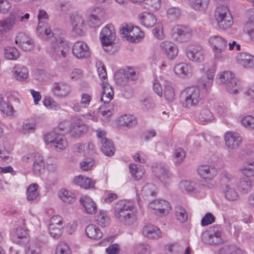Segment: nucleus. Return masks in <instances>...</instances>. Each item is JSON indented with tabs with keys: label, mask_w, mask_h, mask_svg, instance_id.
Wrapping results in <instances>:
<instances>
[{
	"label": "nucleus",
	"mask_w": 254,
	"mask_h": 254,
	"mask_svg": "<svg viewBox=\"0 0 254 254\" xmlns=\"http://www.w3.org/2000/svg\"><path fill=\"white\" fill-rule=\"evenodd\" d=\"M45 163L43 156L35 153L33 165V172L36 175H40L45 170Z\"/></svg>",
	"instance_id": "obj_20"
},
{
	"label": "nucleus",
	"mask_w": 254,
	"mask_h": 254,
	"mask_svg": "<svg viewBox=\"0 0 254 254\" xmlns=\"http://www.w3.org/2000/svg\"><path fill=\"white\" fill-rule=\"evenodd\" d=\"M209 42L212 49L215 61L223 62L228 59L229 56L227 54L228 42L226 40L218 35L210 37Z\"/></svg>",
	"instance_id": "obj_2"
},
{
	"label": "nucleus",
	"mask_w": 254,
	"mask_h": 254,
	"mask_svg": "<svg viewBox=\"0 0 254 254\" xmlns=\"http://www.w3.org/2000/svg\"><path fill=\"white\" fill-rule=\"evenodd\" d=\"M59 196L63 201L67 203H71L75 198L74 193L65 189H62L59 192Z\"/></svg>",
	"instance_id": "obj_45"
},
{
	"label": "nucleus",
	"mask_w": 254,
	"mask_h": 254,
	"mask_svg": "<svg viewBox=\"0 0 254 254\" xmlns=\"http://www.w3.org/2000/svg\"><path fill=\"white\" fill-rule=\"evenodd\" d=\"M217 25L222 29L225 30L231 27L233 24V17L231 14H228L227 16L216 18Z\"/></svg>",
	"instance_id": "obj_34"
},
{
	"label": "nucleus",
	"mask_w": 254,
	"mask_h": 254,
	"mask_svg": "<svg viewBox=\"0 0 254 254\" xmlns=\"http://www.w3.org/2000/svg\"><path fill=\"white\" fill-rule=\"evenodd\" d=\"M149 207L157 210L160 214L168 212L171 209L170 203L164 199H157L150 202Z\"/></svg>",
	"instance_id": "obj_17"
},
{
	"label": "nucleus",
	"mask_w": 254,
	"mask_h": 254,
	"mask_svg": "<svg viewBox=\"0 0 254 254\" xmlns=\"http://www.w3.org/2000/svg\"><path fill=\"white\" fill-rule=\"evenodd\" d=\"M96 221L99 225L105 227L109 225L110 219L105 212L100 211L96 216Z\"/></svg>",
	"instance_id": "obj_46"
},
{
	"label": "nucleus",
	"mask_w": 254,
	"mask_h": 254,
	"mask_svg": "<svg viewBox=\"0 0 254 254\" xmlns=\"http://www.w3.org/2000/svg\"><path fill=\"white\" fill-rule=\"evenodd\" d=\"M157 190V187L154 184H147L142 188L141 195L145 199L150 200L156 195Z\"/></svg>",
	"instance_id": "obj_27"
},
{
	"label": "nucleus",
	"mask_w": 254,
	"mask_h": 254,
	"mask_svg": "<svg viewBox=\"0 0 254 254\" xmlns=\"http://www.w3.org/2000/svg\"><path fill=\"white\" fill-rule=\"evenodd\" d=\"M213 118L212 113L208 109H202L199 115V120L202 123L210 122Z\"/></svg>",
	"instance_id": "obj_49"
},
{
	"label": "nucleus",
	"mask_w": 254,
	"mask_h": 254,
	"mask_svg": "<svg viewBox=\"0 0 254 254\" xmlns=\"http://www.w3.org/2000/svg\"><path fill=\"white\" fill-rule=\"evenodd\" d=\"M200 99V90L195 87L186 88L180 94L181 102L185 107L190 108L196 106Z\"/></svg>",
	"instance_id": "obj_3"
},
{
	"label": "nucleus",
	"mask_w": 254,
	"mask_h": 254,
	"mask_svg": "<svg viewBox=\"0 0 254 254\" xmlns=\"http://www.w3.org/2000/svg\"><path fill=\"white\" fill-rule=\"evenodd\" d=\"M218 227H213L210 233L205 232L202 235V241L209 245H219L222 243L221 231Z\"/></svg>",
	"instance_id": "obj_9"
},
{
	"label": "nucleus",
	"mask_w": 254,
	"mask_h": 254,
	"mask_svg": "<svg viewBox=\"0 0 254 254\" xmlns=\"http://www.w3.org/2000/svg\"><path fill=\"white\" fill-rule=\"evenodd\" d=\"M0 110L7 116H12L14 112L13 107L3 97H0Z\"/></svg>",
	"instance_id": "obj_40"
},
{
	"label": "nucleus",
	"mask_w": 254,
	"mask_h": 254,
	"mask_svg": "<svg viewBox=\"0 0 254 254\" xmlns=\"http://www.w3.org/2000/svg\"><path fill=\"white\" fill-rule=\"evenodd\" d=\"M158 176L161 181L167 182L170 178L171 174L168 170L164 167H160L158 169Z\"/></svg>",
	"instance_id": "obj_62"
},
{
	"label": "nucleus",
	"mask_w": 254,
	"mask_h": 254,
	"mask_svg": "<svg viewBox=\"0 0 254 254\" xmlns=\"http://www.w3.org/2000/svg\"><path fill=\"white\" fill-rule=\"evenodd\" d=\"M142 234L146 237L150 239H156L161 236L160 229L153 225L144 226L142 229Z\"/></svg>",
	"instance_id": "obj_23"
},
{
	"label": "nucleus",
	"mask_w": 254,
	"mask_h": 254,
	"mask_svg": "<svg viewBox=\"0 0 254 254\" xmlns=\"http://www.w3.org/2000/svg\"><path fill=\"white\" fill-rule=\"evenodd\" d=\"M142 25L146 27H152L156 22L155 16L149 12H143L139 15Z\"/></svg>",
	"instance_id": "obj_29"
},
{
	"label": "nucleus",
	"mask_w": 254,
	"mask_h": 254,
	"mask_svg": "<svg viewBox=\"0 0 254 254\" xmlns=\"http://www.w3.org/2000/svg\"><path fill=\"white\" fill-rule=\"evenodd\" d=\"M222 183L224 185L223 189L233 188L235 186L236 179L230 174L225 175L222 179Z\"/></svg>",
	"instance_id": "obj_52"
},
{
	"label": "nucleus",
	"mask_w": 254,
	"mask_h": 254,
	"mask_svg": "<svg viewBox=\"0 0 254 254\" xmlns=\"http://www.w3.org/2000/svg\"><path fill=\"white\" fill-rule=\"evenodd\" d=\"M225 197L230 201H234L238 198V194L233 188L223 189Z\"/></svg>",
	"instance_id": "obj_56"
},
{
	"label": "nucleus",
	"mask_w": 254,
	"mask_h": 254,
	"mask_svg": "<svg viewBox=\"0 0 254 254\" xmlns=\"http://www.w3.org/2000/svg\"><path fill=\"white\" fill-rule=\"evenodd\" d=\"M233 78H235L231 71H225L219 74V81L221 83H225L226 85L229 81L232 80Z\"/></svg>",
	"instance_id": "obj_57"
},
{
	"label": "nucleus",
	"mask_w": 254,
	"mask_h": 254,
	"mask_svg": "<svg viewBox=\"0 0 254 254\" xmlns=\"http://www.w3.org/2000/svg\"><path fill=\"white\" fill-rule=\"evenodd\" d=\"M226 88L228 92L230 93L237 94L239 90L241 89V83L239 79L237 78H233L232 80L229 81L226 85Z\"/></svg>",
	"instance_id": "obj_36"
},
{
	"label": "nucleus",
	"mask_w": 254,
	"mask_h": 254,
	"mask_svg": "<svg viewBox=\"0 0 254 254\" xmlns=\"http://www.w3.org/2000/svg\"><path fill=\"white\" fill-rule=\"evenodd\" d=\"M160 47L168 59L173 60L177 56L178 49L175 44L166 41L161 44Z\"/></svg>",
	"instance_id": "obj_16"
},
{
	"label": "nucleus",
	"mask_w": 254,
	"mask_h": 254,
	"mask_svg": "<svg viewBox=\"0 0 254 254\" xmlns=\"http://www.w3.org/2000/svg\"><path fill=\"white\" fill-rule=\"evenodd\" d=\"M122 73H123L124 77L128 80H135L138 78V75L134 69L130 67H127L125 69L123 72L121 71L116 72L115 74V78L117 80V82H119V80Z\"/></svg>",
	"instance_id": "obj_31"
},
{
	"label": "nucleus",
	"mask_w": 254,
	"mask_h": 254,
	"mask_svg": "<svg viewBox=\"0 0 254 254\" xmlns=\"http://www.w3.org/2000/svg\"><path fill=\"white\" fill-rule=\"evenodd\" d=\"M241 172L244 175V178L253 180L254 177V162L248 163L245 164L241 169Z\"/></svg>",
	"instance_id": "obj_38"
},
{
	"label": "nucleus",
	"mask_w": 254,
	"mask_h": 254,
	"mask_svg": "<svg viewBox=\"0 0 254 254\" xmlns=\"http://www.w3.org/2000/svg\"><path fill=\"white\" fill-rule=\"evenodd\" d=\"M231 14L228 6L224 3L223 4H218L215 10V18L222 17L227 16V15Z\"/></svg>",
	"instance_id": "obj_47"
},
{
	"label": "nucleus",
	"mask_w": 254,
	"mask_h": 254,
	"mask_svg": "<svg viewBox=\"0 0 254 254\" xmlns=\"http://www.w3.org/2000/svg\"><path fill=\"white\" fill-rule=\"evenodd\" d=\"M88 130V126L77 117H74L70 124L69 132L74 138H79L85 134Z\"/></svg>",
	"instance_id": "obj_7"
},
{
	"label": "nucleus",
	"mask_w": 254,
	"mask_h": 254,
	"mask_svg": "<svg viewBox=\"0 0 254 254\" xmlns=\"http://www.w3.org/2000/svg\"><path fill=\"white\" fill-rule=\"evenodd\" d=\"M68 245L64 242L60 243L56 249V254H71Z\"/></svg>",
	"instance_id": "obj_59"
},
{
	"label": "nucleus",
	"mask_w": 254,
	"mask_h": 254,
	"mask_svg": "<svg viewBox=\"0 0 254 254\" xmlns=\"http://www.w3.org/2000/svg\"><path fill=\"white\" fill-rule=\"evenodd\" d=\"M209 0H189L190 6L195 10H203L208 6Z\"/></svg>",
	"instance_id": "obj_44"
},
{
	"label": "nucleus",
	"mask_w": 254,
	"mask_h": 254,
	"mask_svg": "<svg viewBox=\"0 0 254 254\" xmlns=\"http://www.w3.org/2000/svg\"><path fill=\"white\" fill-rule=\"evenodd\" d=\"M107 19L105 11L101 8L96 7L88 17L87 23L92 28L99 27Z\"/></svg>",
	"instance_id": "obj_8"
},
{
	"label": "nucleus",
	"mask_w": 254,
	"mask_h": 254,
	"mask_svg": "<svg viewBox=\"0 0 254 254\" xmlns=\"http://www.w3.org/2000/svg\"><path fill=\"white\" fill-rule=\"evenodd\" d=\"M63 228V226L49 225V229L50 235L53 238L56 239L60 238L62 235Z\"/></svg>",
	"instance_id": "obj_60"
},
{
	"label": "nucleus",
	"mask_w": 254,
	"mask_h": 254,
	"mask_svg": "<svg viewBox=\"0 0 254 254\" xmlns=\"http://www.w3.org/2000/svg\"><path fill=\"white\" fill-rule=\"evenodd\" d=\"M27 230L22 227H17L13 234V241L17 244H25L29 241Z\"/></svg>",
	"instance_id": "obj_22"
},
{
	"label": "nucleus",
	"mask_w": 254,
	"mask_h": 254,
	"mask_svg": "<svg viewBox=\"0 0 254 254\" xmlns=\"http://www.w3.org/2000/svg\"><path fill=\"white\" fill-rule=\"evenodd\" d=\"M129 168L132 176L135 180H138L141 178L144 174L143 171L140 168H137L136 165L130 164Z\"/></svg>",
	"instance_id": "obj_55"
},
{
	"label": "nucleus",
	"mask_w": 254,
	"mask_h": 254,
	"mask_svg": "<svg viewBox=\"0 0 254 254\" xmlns=\"http://www.w3.org/2000/svg\"><path fill=\"white\" fill-rule=\"evenodd\" d=\"M15 43L25 51H30L34 47L33 40L24 33H19L15 38Z\"/></svg>",
	"instance_id": "obj_13"
},
{
	"label": "nucleus",
	"mask_w": 254,
	"mask_h": 254,
	"mask_svg": "<svg viewBox=\"0 0 254 254\" xmlns=\"http://www.w3.org/2000/svg\"><path fill=\"white\" fill-rule=\"evenodd\" d=\"M187 56L193 62L200 63L203 61L204 51L201 46L197 44H190L187 48Z\"/></svg>",
	"instance_id": "obj_10"
},
{
	"label": "nucleus",
	"mask_w": 254,
	"mask_h": 254,
	"mask_svg": "<svg viewBox=\"0 0 254 254\" xmlns=\"http://www.w3.org/2000/svg\"><path fill=\"white\" fill-rule=\"evenodd\" d=\"M38 186L36 184H32L27 189V199L28 201H33L39 196L37 191Z\"/></svg>",
	"instance_id": "obj_43"
},
{
	"label": "nucleus",
	"mask_w": 254,
	"mask_h": 254,
	"mask_svg": "<svg viewBox=\"0 0 254 254\" xmlns=\"http://www.w3.org/2000/svg\"><path fill=\"white\" fill-rule=\"evenodd\" d=\"M142 5L148 9H158L160 7V0H142Z\"/></svg>",
	"instance_id": "obj_51"
},
{
	"label": "nucleus",
	"mask_w": 254,
	"mask_h": 254,
	"mask_svg": "<svg viewBox=\"0 0 254 254\" xmlns=\"http://www.w3.org/2000/svg\"><path fill=\"white\" fill-rule=\"evenodd\" d=\"M197 171L201 177L209 180H211L215 177L217 173V170L214 167L207 165L199 166L198 168Z\"/></svg>",
	"instance_id": "obj_18"
},
{
	"label": "nucleus",
	"mask_w": 254,
	"mask_h": 254,
	"mask_svg": "<svg viewBox=\"0 0 254 254\" xmlns=\"http://www.w3.org/2000/svg\"><path fill=\"white\" fill-rule=\"evenodd\" d=\"M116 38V33L114 26L112 24H108L102 30L100 33V39L105 52L110 53L111 50L104 47L111 45Z\"/></svg>",
	"instance_id": "obj_5"
},
{
	"label": "nucleus",
	"mask_w": 254,
	"mask_h": 254,
	"mask_svg": "<svg viewBox=\"0 0 254 254\" xmlns=\"http://www.w3.org/2000/svg\"><path fill=\"white\" fill-rule=\"evenodd\" d=\"M175 211L177 220L181 223H185L188 219V214L185 208L178 205L176 207Z\"/></svg>",
	"instance_id": "obj_50"
},
{
	"label": "nucleus",
	"mask_w": 254,
	"mask_h": 254,
	"mask_svg": "<svg viewBox=\"0 0 254 254\" xmlns=\"http://www.w3.org/2000/svg\"><path fill=\"white\" fill-rule=\"evenodd\" d=\"M215 73V68L212 66L209 68L199 80V82L203 85V87L206 89H209L213 81V78Z\"/></svg>",
	"instance_id": "obj_21"
},
{
	"label": "nucleus",
	"mask_w": 254,
	"mask_h": 254,
	"mask_svg": "<svg viewBox=\"0 0 254 254\" xmlns=\"http://www.w3.org/2000/svg\"><path fill=\"white\" fill-rule=\"evenodd\" d=\"M180 15L181 11L178 7H171L167 10V16L171 21L177 20L180 17Z\"/></svg>",
	"instance_id": "obj_54"
},
{
	"label": "nucleus",
	"mask_w": 254,
	"mask_h": 254,
	"mask_svg": "<svg viewBox=\"0 0 254 254\" xmlns=\"http://www.w3.org/2000/svg\"><path fill=\"white\" fill-rule=\"evenodd\" d=\"M54 95L59 98H63L67 96L70 93V86L65 82H55L52 87Z\"/></svg>",
	"instance_id": "obj_14"
},
{
	"label": "nucleus",
	"mask_w": 254,
	"mask_h": 254,
	"mask_svg": "<svg viewBox=\"0 0 254 254\" xmlns=\"http://www.w3.org/2000/svg\"><path fill=\"white\" fill-rule=\"evenodd\" d=\"M74 181L75 183L85 189L92 188L95 185L94 181L92 180L90 178H85L81 176L75 177Z\"/></svg>",
	"instance_id": "obj_33"
},
{
	"label": "nucleus",
	"mask_w": 254,
	"mask_h": 254,
	"mask_svg": "<svg viewBox=\"0 0 254 254\" xmlns=\"http://www.w3.org/2000/svg\"><path fill=\"white\" fill-rule=\"evenodd\" d=\"M144 36L143 33L140 31L137 26L132 27L130 31V36H127V40L136 43L139 39Z\"/></svg>",
	"instance_id": "obj_41"
},
{
	"label": "nucleus",
	"mask_w": 254,
	"mask_h": 254,
	"mask_svg": "<svg viewBox=\"0 0 254 254\" xmlns=\"http://www.w3.org/2000/svg\"><path fill=\"white\" fill-rule=\"evenodd\" d=\"M174 71L176 74L182 77H185L191 73V67L188 64L181 63L175 66Z\"/></svg>",
	"instance_id": "obj_28"
},
{
	"label": "nucleus",
	"mask_w": 254,
	"mask_h": 254,
	"mask_svg": "<svg viewBox=\"0 0 254 254\" xmlns=\"http://www.w3.org/2000/svg\"><path fill=\"white\" fill-rule=\"evenodd\" d=\"M117 123L120 126L131 127L137 124V120L132 115L126 114L118 118Z\"/></svg>",
	"instance_id": "obj_24"
},
{
	"label": "nucleus",
	"mask_w": 254,
	"mask_h": 254,
	"mask_svg": "<svg viewBox=\"0 0 254 254\" xmlns=\"http://www.w3.org/2000/svg\"><path fill=\"white\" fill-rule=\"evenodd\" d=\"M254 56L247 53H239L236 57V60L245 68L253 67Z\"/></svg>",
	"instance_id": "obj_25"
},
{
	"label": "nucleus",
	"mask_w": 254,
	"mask_h": 254,
	"mask_svg": "<svg viewBox=\"0 0 254 254\" xmlns=\"http://www.w3.org/2000/svg\"><path fill=\"white\" fill-rule=\"evenodd\" d=\"M192 31L188 26L177 25L172 29V36L173 39L179 42H186L191 37Z\"/></svg>",
	"instance_id": "obj_6"
},
{
	"label": "nucleus",
	"mask_w": 254,
	"mask_h": 254,
	"mask_svg": "<svg viewBox=\"0 0 254 254\" xmlns=\"http://www.w3.org/2000/svg\"><path fill=\"white\" fill-rule=\"evenodd\" d=\"M4 58L8 60H15L19 58L20 54L17 49L14 47H7L4 49Z\"/></svg>",
	"instance_id": "obj_42"
},
{
	"label": "nucleus",
	"mask_w": 254,
	"mask_h": 254,
	"mask_svg": "<svg viewBox=\"0 0 254 254\" xmlns=\"http://www.w3.org/2000/svg\"><path fill=\"white\" fill-rule=\"evenodd\" d=\"M249 20L245 25V29L248 33L251 36L253 33V27L254 26V11L253 9L248 10L247 12Z\"/></svg>",
	"instance_id": "obj_39"
},
{
	"label": "nucleus",
	"mask_w": 254,
	"mask_h": 254,
	"mask_svg": "<svg viewBox=\"0 0 254 254\" xmlns=\"http://www.w3.org/2000/svg\"><path fill=\"white\" fill-rule=\"evenodd\" d=\"M79 201L83 205L86 213L93 214L96 212L97 206L95 203L89 196H83L81 197Z\"/></svg>",
	"instance_id": "obj_26"
},
{
	"label": "nucleus",
	"mask_w": 254,
	"mask_h": 254,
	"mask_svg": "<svg viewBox=\"0 0 254 254\" xmlns=\"http://www.w3.org/2000/svg\"><path fill=\"white\" fill-rule=\"evenodd\" d=\"M186 156V153L183 149L181 148H176L174 153V158L175 164L180 165L184 160Z\"/></svg>",
	"instance_id": "obj_53"
},
{
	"label": "nucleus",
	"mask_w": 254,
	"mask_h": 254,
	"mask_svg": "<svg viewBox=\"0 0 254 254\" xmlns=\"http://www.w3.org/2000/svg\"><path fill=\"white\" fill-rule=\"evenodd\" d=\"M102 152L106 156L113 155L115 151V148L113 142L106 137L101 140Z\"/></svg>",
	"instance_id": "obj_32"
},
{
	"label": "nucleus",
	"mask_w": 254,
	"mask_h": 254,
	"mask_svg": "<svg viewBox=\"0 0 254 254\" xmlns=\"http://www.w3.org/2000/svg\"><path fill=\"white\" fill-rule=\"evenodd\" d=\"M85 232L87 236L90 239L98 240L100 239L103 233L101 230L94 224H90L88 225L85 229Z\"/></svg>",
	"instance_id": "obj_30"
},
{
	"label": "nucleus",
	"mask_w": 254,
	"mask_h": 254,
	"mask_svg": "<svg viewBox=\"0 0 254 254\" xmlns=\"http://www.w3.org/2000/svg\"><path fill=\"white\" fill-rule=\"evenodd\" d=\"M73 55L78 59L87 58L90 55V52L87 45L82 41H77L73 45Z\"/></svg>",
	"instance_id": "obj_12"
},
{
	"label": "nucleus",
	"mask_w": 254,
	"mask_h": 254,
	"mask_svg": "<svg viewBox=\"0 0 254 254\" xmlns=\"http://www.w3.org/2000/svg\"><path fill=\"white\" fill-rule=\"evenodd\" d=\"M224 140L226 146L230 149L238 148L242 142V138L237 132H227Z\"/></svg>",
	"instance_id": "obj_11"
},
{
	"label": "nucleus",
	"mask_w": 254,
	"mask_h": 254,
	"mask_svg": "<svg viewBox=\"0 0 254 254\" xmlns=\"http://www.w3.org/2000/svg\"><path fill=\"white\" fill-rule=\"evenodd\" d=\"M59 129L47 133L44 137L47 144H52L57 150H63L67 146V142L63 133H58Z\"/></svg>",
	"instance_id": "obj_4"
},
{
	"label": "nucleus",
	"mask_w": 254,
	"mask_h": 254,
	"mask_svg": "<svg viewBox=\"0 0 254 254\" xmlns=\"http://www.w3.org/2000/svg\"><path fill=\"white\" fill-rule=\"evenodd\" d=\"M114 215L119 222L126 225H131L136 220L134 207L125 200H121L117 203L114 209Z\"/></svg>",
	"instance_id": "obj_1"
},
{
	"label": "nucleus",
	"mask_w": 254,
	"mask_h": 254,
	"mask_svg": "<svg viewBox=\"0 0 254 254\" xmlns=\"http://www.w3.org/2000/svg\"><path fill=\"white\" fill-rule=\"evenodd\" d=\"M253 180L243 178L237 185L238 190L243 193H248L252 189V182Z\"/></svg>",
	"instance_id": "obj_35"
},
{
	"label": "nucleus",
	"mask_w": 254,
	"mask_h": 254,
	"mask_svg": "<svg viewBox=\"0 0 254 254\" xmlns=\"http://www.w3.org/2000/svg\"><path fill=\"white\" fill-rule=\"evenodd\" d=\"M70 23L72 27L80 26L82 24H84V20L82 16L78 14H72L70 16Z\"/></svg>",
	"instance_id": "obj_58"
},
{
	"label": "nucleus",
	"mask_w": 254,
	"mask_h": 254,
	"mask_svg": "<svg viewBox=\"0 0 254 254\" xmlns=\"http://www.w3.org/2000/svg\"><path fill=\"white\" fill-rule=\"evenodd\" d=\"M70 48L66 42L61 40L58 42L53 48V55H57L59 58H64L68 53Z\"/></svg>",
	"instance_id": "obj_19"
},
{
	"label": "nucleus",
	"mask_w": 254,
	"mask_h": 254,
	"mask_svg": "<svg viewBox=\"0 0 254 254\" xmlns=\"http://www.w3.org/2000/svg\"><path fill=\"white\" fill-rule=\"evenodd\" d=\"M25 254H41V247L36 241H29L25 243Z\"/></svg>",
	"instance_id": "obj_37"
},
{
	"label": "nucleus",
	"mask_w": 254,
	"mask_h": 254,
	"mask_svg": "<svg viewBox=\"0 0 254 254\" xmlns=\"http://www.w3.org/2000/svg\"><path fill=\"white\" fill-rule=\"evenodd\" d=\"M28 70L24 66L16 67L15 68V76L17 80L22 81L28 76Z\"/></svg>",
	"instance_id": "obj_48"
},
{
	"label": "nucleus",
	"mask_w": 254,
	"mask_h": 254,
	"mask_svg": "<svg viewBox=\"0 0 254 254\" xmlns=\"http://www.w3.org/2000/svg\"><path fill=\"white\" fill-rule=\"evenodd\" d=\"M19 23L15 12L10 13L9 17L3 21H0V34L10 30L13 26Z\"/></svg>",
	"instance_id": "obj_15"
},
{
	"label": "nucleus",
	"mask_w": 254,
	"mask_h": 254,
	"mask_svg": "<svg viewBox=\"0 0 254 254\" xmlns=\"http://www.w3.org/2000/svg\"><path fill=\"white\" fill-rule=\"evenodd\" d=\"M150 247L147 244H140L136 246L134 254H149Z\"/></svg>",
	"instance_id": "obj_63"
},
{
	"label": "nucleus",
	"mask_w": 254,
	"mask_h": 254,
	"mask_svg": "<svg viewBox=\"0 0 254 254\" xmlns=\"http://www.w3.org/2000/svg\"><path fill=\"white\" fill-rule=\"evenodd\" d=\"M164 96L168 102H172L175 99V90L172 86L167 85L165 87Z\"/></svg>",
	"instance_id": "obj_61"
},
{
	"label": "nucleus",
	"mask_w": 254,
	"mask_h": 254,
	"mask_svg": "<svg viewBox=\"0 0 254 254\" xmlns=\"http://www.w3.org/2000/svg\"><path fill=\"white\" fill-rule=\"evenodd\" d=\"M180 187L183 191L191 192L194 189V183L188 181H184L180 183Z\"/></svg>",
	"instance_id": "obj_64"
}]
</instances>
